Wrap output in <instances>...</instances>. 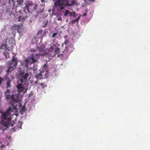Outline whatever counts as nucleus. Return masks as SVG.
I'll return each mask as SVG.
<instances>
[{"instance_id":"obj_1","label":"nucleus","mask_w":150,"mask_h":150,"mask_svg":"<svg viewBox=\"0 0 150 150\" xmlns=\"http://www.w3.org/2000/svg\"><path fill=\"white\" fill-rule=\"evenodd\" d=\"M55 1L54 8L52 9V11H53V9L54 8H58V9L59 11H61L65 8L66 6H71L75 5V0H71V4L69 3V2H67L66 3L62 2L61 0H53Z\"/></svg>"},{"instance_id":"obj_2","label":"nucleus","mask_w":150,"mask_h":150,"mask_svg":"<svg viewBox=\"0 0 150 150\" xmlns=\"http://www.w3.org/2000/svg\"><path fill=\"white\" fill-rule=\"evenodd\" d=\"M27 13L24 11L20 10L16 11L15 15L18 17V21L19 22H23L28 18Z\"/></svg>"},{"instance_id":"obj_3","label":"nucleus","mask_w":150,"mask_h":150,"mask_svg":"<svg viewBox=\"0 0 150 150\" xmlns=\"http://www.w3.org/2000/svg\"><path fill=\"white\" fill-rule=\"evenodd\" d=\"M12 110V109L10 107H9L7 110L4 112H0L1 114V118L2 122H3V120H10V113Z\"/></svg>"},{"instance_id":"obj_4","label":"nucleus","mask_w":150,"mask_h":150,"mask_svg":"<svg viewBox=\"0 0 150 150\" xmlns=\"http://www.w3.org/2000/svg\"><path fill=\"white\" fill-rule=\"evenodd\" d=\"M37 5H34L33 3L29 2L26 4L24 8V11L27 13H31L33 11H35L37 8Z\"/></svg>"},{"instance_id":"obj_5","label":"nucleus","mask_w":150,"mask_h":150,"mask_svg":"<svg viewBox=\"0 0 150 150\" xmlns=\"http://www.w3.org/2000/svg\"><path fill=\"white\" fill-rule=\"evenodd\" d=\"M29 76L28 74L25 71H22L19 74L20 77L18 81L21 82V83H25L27 80V78Z\"/></svg>"},{"instance_id":"obj_6","label":"nucleus","mask_w":150,"mask_h":150,"mask_svg":"<svg viewBox=\"0 0 150 150\" xmlns=\"http://www.w3.org/2000/svg\"><path fill=\"white\" fill-rule=\"evenodd\" d=\"M18 85L17 86V88L18 89V91L19 94L21 92L26 91V89L23 86L25 83H21V82L18 81Z\"/></svg>"},{"instance_id":"obj_7","label":"nucleus","mask_w":150,"mask_h":150,"mask_svg":"<svg viewBox=\"0 0 150 150\" xmlns=\"http://www.w3.org/2000/svg\"><path fill=\"white\" fill-rule=\"evenodd\" d=\"M64 49L63 51V52L70 53L74 50V48L73 46L70 44L69 45L64 46Z\"/></svg>"},{"instance_id":"obj_8","label":"nucleus","mask_w":150,"mask_h":150,"mask_svg":"<svg viewBox=\"0 0 150 150\" xmlns=\"http://www.w3.org/2000/svg\"><path fill=\"white\" fill-rule=\"evenodd\" d=\"M35 55L34 54H32L31 56L29 58V59H26L25 60V62L26 63V65H28L29 64H31L36 62L37 61V59L34 58Z\"/></svg>"},{"instance_id":"obj_9","label":"nucleus","mask_w":150,"mask_h":150,"mask_svg":"<svg viewBox=\"0 0 150 150\" xmlns=\"http://www.w3.org/2000/svg\"><path fill=\"white\" fill-rule=\"evenodd\" d=\"M9 47L6 44L3 43L0 47V49L2 50H5L6 52H7L8 54L9 53L8 52L9 51Z\"/></svg>"},{"instance_id":"obj_10","label":"nucleus","mask_w":150,"mask_h":150,"mask_svg":"<svg viewBox=\"0 0 150 150\" xmlns=\"http://www.w3.org/2000/svg\"><path fill=\"white\" fill-rule=\"evenodd\" d=\"M43 75L42 72H41L40 73L36 74L35 77L37 79H41L43 78Z\"/></svg>"},{"instance_id":"obj_11","label":"nucleus","mask_w":150,"mask_h":150,"mask_svg":"<svg viewBox=\"0 0 150 150\" xmlns=\"http://www.w3.org/2000/svg\"><path fill=\"white\" fill-rule=\"evenodd\" d=\"M17 65V63L16 62H15V63L14 64H13V63H12L11 62L8 61V67H11L13 69L14 67H15L16 65Z\"/></svg>"},{"instance_id":"obj_12","label":"nucleus","mask_w":150,"mask_h":150,"mask_svg":"<svg viewBox=\"0 0 150 150\" xmlns=\"http://www.w3.org/2000/svg\"><path fill=\"white\" fill-rule=\"evenodd\" d=\"M23 0H18L17 1L16 7H19L21 6L23 2Z\"/></svg>"},{"instance_id":"obj_13","label":"nucleus","mask_w":150,"mask_h":150,"mask_svg":"<svg viewBox=\"0 0 150 150\" xmlns=\"http://www.w3.org/2000/svg\"><path fill=\"white\" fill-rule=\"evenodd\" d=\"M56 47V45H54L53 46H50V48L48 49V51L51 52H54V50L55 47Z\"/></svg>"},{"instance_id":"obj_14","label":"nucleus","mask_w":150,"mask_h":150,"mask_svg":"<svg viewBox=\"0 0 150 150\" xmlns=\"http://www.w3.org/2000/svg\"><path fill=\"white\" fill-rule=\"evenodd\" d=\"M22 26V25H15L13 27L15 28H16L17 30H19L21 29V27Z\"/></svg>"},{"instance_id":"obj_15","label":"nucleus","mask_w":150,"mask_h":150,"mask_svg":"<svg viewBox=\"0 0 150 150\" xmlns=\"http://www.w3.org/2000/svg\"><path fill=\"white\" fill-rule=\"evenodd\" d=\"M17 96L15 95H12L11 96V99L12 101H13L14 102H17V99L15 98Z\"/></svg>"},{"instance_id":"obj_16","label":"nucleus","mask_w":150,"mask_h":150,"mask_svg":"<svg viewBox=\"0 0 150 150\" xmlns=\"http://www.w3.org/2000/svg\"><path fill=\"white\" fill-rule=\"evenodd\" d=\"M11 62L13 63V64H15V62H16L17 64H18V61L15 58L14 56L12 57V58L11 60Z\"/></svg>"},{"instance_id":"obj_17","label":"nucleus","mask_w":150,"mask_h":150,"mask_svg":"<svg viewBox=\"0 0 150 150\" xmlns=\"http://www.w3.org/2000/svg\"><path fill=\"white\" fill-rule=\"evenodd\" d=\"M69 41L68 40H65L64 43L62 44V47H64V46L67 45H69Z\"/></svg>"},{"instance_id":"obj_18","label":"nucleus","mask_w":150,"mask_h":150,"mask_svg":"<svg viewBox=\"0 0 150 150\" xmlns=\"http://www.w3.org/2000/svg\"><path fill=\"white\" fill-rule=\"evenodd\" d=\"M60 51V49L59 47H57L56 48L55 50H54V56H55V55H56L57 54L59 53V52Z\"/></svg>"},{"instance_id":"obj_19","label":"nucleus","mask_w":150,"mask_h":150,"mask_svg":"<svg viewBox=\"0 0 150 150\" xmlns=\"http://www.w3.org/2000/svg\"><path fill=\"white\" fill-rule=\"evenodd\" d=\"M11 87V81L10 80H8L6 83V88H10Z\"/></svg>"},{"instance_id":"obj_20","label":"nucleus","mask_w":150,"mask_h":150,"mask_svg":"<svg viewBox=\"0 0 150 150\" xmlns=\"http://www.w3.org/2000/svg\"><path fill=\"white\" fill-rule=\"evenodd\" d=\"M48 22L47 20H46L45 21L43 22V23L44 24V25L42 26V27H46L48 24Z\"/></svg>"},{"instance_id":"obj_21","label":"nucleus","mask_w":150,"mask_h":150,"mask_svg":"<svg viewBox=\"0 0 150 150\" xmlns=\"http://www.w3.org/2000/svg\"><path fill=\"white\" fill-rule=\"evenodd\" d=\"M12 68L8 67V69L6 71L7 74H8L11 72V71L13 70V69H11Z\"/></svg>"},{"instance_id":"obj_22","label":"nucleus","mask_w":150,"mask_h":150,"mask_svg":"<svg viewBox=\"0 0 150 150\" xmlns=\"http://www.w3.org/2000/svg\"><path fill=\"white\" fill-rule=\"evenodd\" d=\"M69 11L68 10H66L65 12L64 13V16H67L69 14Z\"/></svg>"},{"instance_id":"obj_23","label":"nucleus","mask_w":150,"mask_h":150,"mask_svg":"<svg viewBox=\"0 0 150 150\" xmlns=\"http://www.w3.org/2000/svg\"><path fill=\"white\" fill-rule=\"evenodd\" d=\"M37 50H38L39 51H43L44 49L42 47L39 46L37 48Z\"/></svg>"},{"instance_id":"obj_24","label":"nucleus","mask_w":150,"mask_h":150,"mask_svg":"<svg viewBox=\"0 0 150 150\" xmlns=\"http://www.w3.org/2000/svg\"><path fill=\"white\" fill-rule=\"evenodd\" d=\"M40 85L43 88L47 87V85L44 83H42Z\"/></svg>"},{"instance_id":"obj_25","label":"nucleus","mask_w":150,"mask_h":150,"mask_svg":"<svg viewBox=\"0 0 150 150\" xmlns=\"http://www.w3.org/2000/svg\"><path fill=\"white\" fill-rule=\"evenodd\" d=\"M10 98H11V96L9 94H7L6 96V98L7 100H9Z\"/></svg>"},{"instance_id":"obj_26","label":"nucleus","mask_w":150,"mask_h":150,"mask_svg":"<svg viewBox=\"0 0 150 150\" xmlns=\"http://www.w3.org/2000/svg\"><path fill=\"white\" fill-rule=\"evenodd\" d=\"M81 16V15H79V16L77 18L75 19L77 24L78 23L79 20Z\"/></svg>"},{"instance_id":"obj_27","label":"nucleus","mask_w":150,"mask_h":150,"mask_svg":"<svg viewBox=\"0 0 150 150\" xmlns=\"http://www.w3.org/2000/svg\"><path fill=\"white\" fill-rule=\"evenodd\" d=\"M3 124L4 125L3 128L4 129V127H7V126L8 125V122H5L4 123H3Z\"/></svg>"},{"instance_id":"obj_28","label":"nucleus","mask_w":150,"mask_h":150,"mask_svg":"<svg viewBox=\"0 0 150 150\" xmlns=\"http://www.w3.org/2000/svg\"><path fill=\"white\" fill-rule=\"evenodd\" d=\"M42 32V30H40L37 33V35H40L41 34Z\"/></svg>"},{"instance_id":"obj_29","label":"nucleus","mask_w":150,"mask_h":150,"mask_svg":"<svg viewBox=\"0 0 150 150\" xmlns=\"http://www.w3.org/2000/svg\"><path fill=\"white\" fill-rule=\"evenodd\" d=\"M4 80V79L0 76V84H1Z\"/></svg>"},{"instance_id":"obj_30","label":"nucleus","mask_w":150,"mask_h":150,"mask_svg":"<svg viewBox=\"0 0 150 150\" xmlns=\"http://www.w3.org/2000/svg\"><path fill=\"white\" fill-rule=\"evenodd\" d=\"M58 35L57 33H54L52 35V38H54Z\"/></svg>"},{"instance_id":"obj_31","label":"nucleus","mask_w":150,"mask_h":150,"mask_svg":"<svg viewBox=\"0 0 150 150\" xmlns=\"http://www.w3.org/2000/svg\"><path fill=\"white\" fill-rule=\"evenodd\" d=\"M37 51V50L36 49H31L30 50V51L31 52H35L36 51Z\"/></svg>"},{"instance_id":"obj_32","label":"nucleus","mask_w":150,"mask_h":150,"mask_svg":"<svg viewBox=\"0 0 150 150\" xmlns=\"http://www.w3.org/2000/svg\"><path fill=\"white\" fill-rule=\"evenodd\" d=\"M41 55L40 54V53L36 54L35 55V57L36 58V57H38Z\"/></svg>"},{"instance_id":"obj_33","label":"nucleus","mask_w":150,"mask_h":150,"mask_svg":"<svg viewBox=\"0 0 150 150\" xmlns=\"http://www.w3.org/2000/svg\"><path fill=\"white\" fill-rule=\"evenodd\" d=\"M6 52H4V51L3 52V54H4V56L7 59V54H6Z\"/></svg>"},{"instance_id":"obj_34","label":"nucleus","mask_w":150,"mask_h":150,"mask_svg":"<svg viewBox=\"0 0 150 150\" xmlns=\"http://www.w3.org/2000/svg\"><path fill=\"white\" fill-rule=\"evenodd\" d=\"M62 1V3L64 2V3H66L67 2H68V0H61Z\"/></svg>"},{"instance_id":"obj_35","label":"nucleus","mask_w":150,"mask_h":150,"mask_svg":"<svg viewBox=\"0 0 150 150\" xmlns=\"http://www.w3.org/2000/svg\"><path fill=\"white\" fill-rule=\"evenodd\" d=\"M14 2V0H9V3L11 4L12 3Z\"/></svg>"},{"instance_id":"obj_36","label":"nucleus","mask_w":150,"mask_h":150,"mask_svg":"<svg viewBox=\"0 0 150 150\" xmlns=\"http://www.w3.org/2000/svg\"><path fill=\"white\" fill-rule=\"evenodd\" d=\"M10 91L8 89H7L6 91L5 92V94H6L7 93L10 92Z\"/></svg>"},{"instance_id":"obj_37","label":"nucleus","mask_w":150,"mask_h":150,"mask_svg":"<svg viewBox=\"0 0 150 150\" xmlns=\"http://www.w3.org/2000/svg\"><path fill=\"white\" fill-rule=\"evenodd\" d=\"M76 22V20H74L73 21H71V23L72 24H74Z\"/></svg>"},{"instance_id":"obj_38","label":"nucleus","mask_w":150,"mask_h":150,"mask_svg":"<svg viewBox=\"0 0 150 150\" xmlns=\"http://www.w3.org/2000/svg\"><path fill=\"white\" fill-rule=\"evenodd\" d=\"M75 15H76V13H75V12H72V16H73L74 17H75Z\"/></svg>"},{"instance_id":"obj_39","label":"nucleus","mask_w":150,"mask_h":150,"mask_svg":"<svg viewBox=\"0 0 150 150\" xmlns=\"http://www.w3.org/2000/svg\"><path fill=\"white\" fill-rule=\"evenodd\" d=\"M10 8H9L8 7H7V9H6V12H8L9 11V10H10Z\"/></svg>"},{"instance_id":"obj_40","label":"nucleus","mask_w":150,"mask_h":150,"mask_svg":"<svg viewBox=\"0 0 150 150\" xmlns=\"http://www.w3.org/2000/svg\"><path fill=\"white\" fill-rule=\"evenodd\" d=\"M5 147V146L3 145H2L1 146V150H2V148H4Z\"/></svg>"},{"instance_id":"obj_41","label":"nucleus","mask_w":150,"mask_h":150,"mask_svg":"<svg viewBox=\"0 0 150 150\" xmlns=\"http://www.w3.org/2000/svg\"><path fill=\"white\" fill-rule=\"evenodd\" d=\"M86 2L87 1H93L95 0H84Z\"/></svg>"},{"instance_id":"obj_42","label":"nucleus","mask_w":150,"mask_h":150,"mask_svg":"<svg viewBox=\"0 0 150 150\" xmlns=\"http://www.w3.org/2000/svg\"><path fill=\"white\" fill-rule=\"evenodd\" d=\"M69 16H71L72 15V12H69Z\"/></svg>"},{"instance_id":"obj_43","label":"nucleus","mask_w":150,"mask_h":150,"mask_svg":"<svg viewBox=\"0 0 150 150\" xmlns=\"http://www.w3.org/2000/svg\"><path fill=\"white\" fill-rule=\"evenodd\" d=\"M38 81H36L34 82V83L35 84H37L38 83Z\"/></svg>"},{"instance_id":"obj_44","label":"nucleus","mask_w":150,"mask_h":150,"mask_svg":"<svg viewBox=\"0 0 150 150\" xmlns=\"http://www.w3.org/2000/svg\"><path fill=\"white\" fill-rule=\"evenodd\" d=\"M58 21H62V19L61 18H58Z\"/></svg>"},{"instance_id":"obj_45","label":"nucleus","mask_w":150,"mask_h":150,"mask_svg":"<svg viewBox=\"0 0 150 150\" xmlns=\"http://www.w3.org/2000/svg\"><path fill=\"white\" fill-rule=\"evenodd\" d=\"M86 14H87L86 13H84L83 14V16H86Z\"/></svg>"},{"instance_id":"obj_46","label":"nucleus","mask_w":150,"mask_h":150,"mask_svg":"<svg viewBox=\"0 0 150 150\" xmlns=\"http://www.w3.org/2000/svg\"><path fill=\"white\" fill-rule=\"evenodd\" d=\"M46 32H44V33L42 35V37H44V34H46Z\"/></svg>"},{"instance_id":"obj_47","label":"nucleus","mask_w":150,"mask_h":150,"mask_svg":"<svg viewBox=\"0 0 150 150\" xmlns=\"http://www.w3.org/2000/svg\"><path fill=\"white\" fill-rule=\"evenodd\" d=\"M41 0V2L42 3H43L44 2V1L45 0Z\"/></svg>"},{"instance_id":"obj_48","label":"nucleus","mask_w":150,"mask_h":150,"mask_svg":"<svg viewBox=\"0 0 150 150\" xmlns=\"http://www.w3.org/2000/svg\"><path fill=\"white\" fill-rule=\"evenodd\" d=\"M22 109L23 110V111H24V112L25 111V109L24 108H23H23H22Z\"/></svg>"},{"instance_id":"obj_49","label":"nucleus","mask_w":150,"mask_h":150,"mask_svg":"<svg viewBox=\"0 0 150 150\" xmlns=\"http://www.w3.org/2000/svg\"><path fill=\"white\" fill-rule=\"evenodd\" d=\"M45 66H46V65L45 64L44 65V67H45Z\"/></svg>"},{"instance_id":"obj_50","label":"nucleus","mask_w":150,"mask_h":150,"mask_svg":"<svg viewBox=\"0 0 150 150\" xmlns=\"http://www.w3.org/2000/svg\"><path fill=\"white\" fill-rule=\"evenodd\" d=\"M53 42H54V40H53Z\"/></svg>"},{"instance_id":"obj_51","label":"nucleus","mask_w":150,"mask_h":150,"mask_svg":"<svg viewBox=\"0 0 150 150\" xmlns=\"http://www.w3.org/2000/svg\"><path fill=\"white\" fill-rule=\"evenodd\" d=\"M2 143V142H0V143H1H1Z\"/></svg>"}]
</instances>
